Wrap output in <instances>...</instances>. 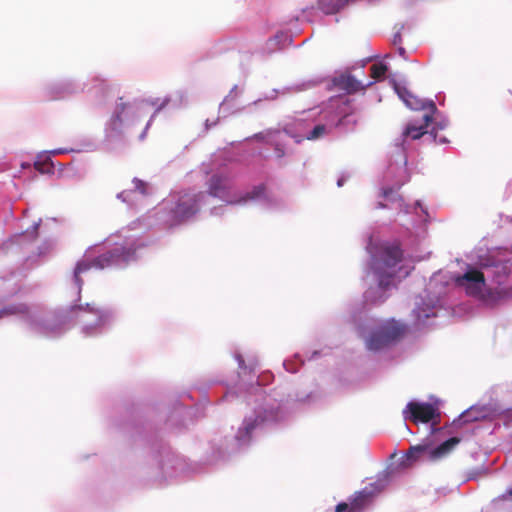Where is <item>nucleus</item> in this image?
<instances>
[{
	"instance_id": "473e14b6",
	"label": "nucleus",
	"mask_w": 512,
	"mask_h": 512,
	"mask_svg": "<svg viewBox=\"0 0 512 512\" xmlns=\"http://www.w3.org/2000/svg\"><path fill=\"white\" fill-rule=\"evenodd\" d=\"M342 185H343V180L342 179L338 180V186H342Z\"/></svg>"
},
{
	"instance_id": "5701e85b",
	"label": "nucleus",
	"mask_w": 512,
	"mask_h": 512,
	"mask_svg": "<svg viewBox=\"0 0 512 512\" xmlns=\"http://www.w3.org/2000/svg\"><path fill=\"white\" fill-rule=\"evenodd\" d=\"M133 184H134V189L136 191L140 192L143 195H145L147 193V184L145 182H143L142 180L135 178L133 180Z\"/></svg>"
},
{
	"instance_id": "a211bd4d",
	"label": "nucleus",
	"mask_w": 512,
	"mask_h": 512,
	"mask_svg": "<svg viewBox=\"0 0 512 512\" xmlns=\"http://www.w3.org/2000/svg\"><path fill=\"white\" fill-rule=\"evenodd\" d=\"M376 274L378 275V288L382 291L388 289L392 283V279L394 277L393 273H383L381 271V267L376 268Z\"/></svg>"
},
{
	"instance_id": "423d86ee",
	"label": "nucleus",
	"mask_w": 512,
	"mask_h": 512,
	"mask_svg": "<svg viewBox=\"0 0 512 512\" xmlns=\"http://www.w3.org/2000/svg\"><path fill=\"white\" fill-rule=\"evenodd\" d=\"M333 85L347 94H354L359 91H364L367 86L372 85V82L364 85L360 80L348 72L342 73L332 80Z\"/></svg>"
},
{
	"instance_id": "7c9ffc66",
	"label": "nucleus",
	"mask_w": 512,
	"mask_h": 512,
	"mask_svg": "<svg viewBox=\"0 0 512 512\" xmlns=\"http://www.w3.org/2000/svg\"><path fill=\"white\" fill-rule=\"evenodd\" d=\"M506 494H507L510 498H512V488H511V489H509V490L506 492Z\"/></svg>"
},
{
	"instance_id": "c85d7f7f",
	"label": "nucleus",
	"mask_w": 512,
	"mask_h": 512,
	"mask_svg": "<svg viewBox=\"0 0 512 512\" xmlns=\"http://www.w3.org/2000/svg\"><path fill=\"white\" fill-rule=\"evenodd\" d=\"M365 299L371 303H376L378 300L372 296V289H369L365 292Z\"/></svg>"
},
{
	"instance_id": "4468645a",
	"label": "nucleus",
	"mask_w": 512,
	"mask_h": 512,
	"mask_svg": "<svg viewBox=\"0 0 512 512\" xmlns=\"http://www.w3.org/2000/svg\"><path fill=\"white\" fill-rule=\"evenodd\" d=\"M394 88L398 96L409 108L418 109V101L405 87L395 85Z\"/></svg>"
},
{
	"instance_id": "dca6fc26",
	"label": "nucleus",
	"mask_w": 512,
	"mask_h": 512,
	"mask_svg": "<svg viewBox=\"0 0 512 512\" xmlns=\"http://www.w3.org/2000/svg\"><path fill=\"white\" fill-rule=\"evenodd\" d=\"M265 189L266 187L264 184L257 185L250 192H247L243 197L234 203H246L249 200L257 199L264 195Z\"/></svg>"
},
{
	"instance_id": "2f4dec72",
	"label": "nucleus",
	"mask_w": 512,
	"mask_h": 512,
	"mask_svg": "<svg viewBox=\"0 0 512 512\" xmlns=\"http://www.w3.org/2000/svg\"><path fill=\"white\" fill-rule=\"evenodd\" d=\"M431 135H433L434 141H437V135H436V134H434V132H433V131H431Z\"/></svg>"
},
{
	"instance_id": "f257e3e1",
	"label": "nucleus",
	"mask_w": 512,
	"mask_h": 512,
	"mask_svg": "<svg viewBox=\"0 0 512 512\" xmlns=\"http://www.w3.org/2000/svg\"><path fill=\"white\" fill-rule=\"evenodd\" d=\"M135 252L136 249L132 246L126 247L123 245H117L97 257L90 258L85 256L82 260L78 261L75 266L74 280L78 287H81L83 285L81 274L92 269L102 270L111 266L127 263L134 258Z\"/></svg>"
},
{
	"instance_id": "bb28decb",
	"label": "nucleus",
	"mask_w": 512,
	"mask_h": 512,
	"mask_svg": "<svg viewBox=\"0 0 512 512\" xmlns=\"http://www.w3.org/2000/svg\"><path fill=\"white\" fill-rule=\"evenodd\" d=\"M272 146H274V149H275V152H276V155L278 158H282L284 155H285V151L283 149V147L277 143L275 141V139L273 140V144H271Z\"/></svg>"
},
{
	"instance_id": "412c9836",
	"label": "nucleus",
	"mask_w": 512,
	"mask_h": 512,
	"mask_svg": "<svg viewBox=\"0 0 512 512\" xmlns=\"http://www.w3.org/2000/svg\"><path fill=\"white\" fill-rule=\"evenodd\" d=\"M388 68L383 63H375L370 67L371 77L375 80H379L384 77Z\"/></svg>"
},
{
	"instance_id": "b1692460",
	"label": "nucleus",
	"mask_w": 512,
	"mask_h": 512,
	"mask_svg": "<svg viewBox=\"0 0 512 512\" xmlns=\"http://www.w3.org/2000/svg\"><path fill=\"white\" fill-rule=\"evenodd\" d=\"M475 420H477V417H472L471 412L470 411H466V412L461 414V416H460L458 421L460 422V424H462V423L472 422V421H475Z\"/></svg>"
},
{
	"instance_id": "f03ea898",
	"label": "nucleus",
	"mask_w": 512,
	"mask_h": 512,
	"mask_svg": "<svg viewBox=\"0 0 512 512\" xmlns=\"http://www.w3.org/2000/svg\"><path fill=\"white\" fill-rule=\"evenodd\" d=\"M405 332L406 327L403 324L394 320L389 321L371 333L366 341V347L371 351H378L401 339Z\"/></svg>"
},
{
	"instance_id": "1a4fd4ad",
	"label": "nucleus",
	"mask_w": 512,
	"mask_h": 512,
	"mask_svg": "<svg viewBox=\"0 0 512 512\" xmlns=\"http://www.w3.org/2000/svg\"><path fill=\"white\" fill-rule=\"evenodd\" d=\"M229 188L227 177L214 174L208 182V193L213 197H222Z\"/></svg>"
},
{
	"instance_id": "9b49d317",
	"label": "nucleus",
	"mask_w": 512,
	"mask_h": 512,
	"mask_svg": "<svg viewBox=\"0 0 512 512\" xmlns=\"http://www.w3.org/2000/svg\"><path fill=\"white\" fill-rule=\"evenodd\" d=\"M351 0H318V8L327 15L336 14L346 7Z\"/></svg>"
},
{
	"instance_id": "aec40b11",
	"label": "nucleus",
	"mask_w": 512,
	"mask_h": 512,
	"mask_svg": "<svg viewBox=\"0 0 512 512\" xmlns=\"http://www.w3.org/2000/svg\"><path fill=\"white\" fill-rule=\"evenodd\" d=\"M328 133V129L324 124L316 125L306 136L307 140H317L324 137Z\"/></svg>"
},
{
	"instance_id": "9d476101",
	"label": "nucleus",
	"mask_w": 512,
	"mask_h": 512,
	"mask_svg": "<svg viewBox=\"0 0 512 512\" xmlns=\"http://www.w3.org/2000/svg\"><path fill=\"white\" fill-rule=\"evenodd\" d=\"M461 442L459 437H451L430 452V459L437 460L450 454Z\"/></svg>"
},
{
	"instance_id": "c9c22d12",
	"label": "nucleus",
	"mask_w": 512,
	"mask_h": 512,
	"mask_svg": "<svg viewBox=\"0 0 512 512\" xmlns=\"http://www.w3.org/2000/svg\"><path fill=\"white\" fill-rule=\"evenodd\" d=\"M440 143H444L445 142V139H440L439 140Z\"/></svg>"
},
{
	"instance_id": "0eeeda50",
	"label": "nucleus",
	"mask_w": 512,
	"mask_h": 512,
	"mask_svg": "<svg viewBox=\"0 0 512 512\" xmlns=\"http://www.w3.org/2000/svg\"><path fill=\"white\" fill-rule=\"evenodd\" d=\"M403 258V252L399 244H384L380 247V260L385 267L393 268Z\"/></svg>"
},
{
	"instance_id": "c756f323",
	"label": "nucleus",
	"mask_w": 512,
	"mask_h": 512,
	"mask_svg": "<svg viewBox=\"0 0 512 512\" xmlns=\"http://www.w3.org/2000/svg\"><path fill=\"white\" fill-rule=\"evenodd\" d=\"M397 50H398V53H399V55H400L401 57L406 58V50H405V48H404V47H402V46L400 45V46H398V49H397Z\"/></svg>"
},
{
	"instance_id": "4be33fe9",
	"label": "nucleus",
	"mask_w": 512,
	"mask_h": 512,
	"mask_svg": "<svg viewBox=\"0 0 512 512\" xmlns=\"http://www.w3.org/2000/svg\"><path fill=\"white\" fill-rule=\"evenodd\" d=\"M425 450L422 446H414L409 449L406 453L407 461H415L418 459L419 455Z\"/></svg>"
},
{
	"instance_id": "a878e982",
	"label": "nucleus",
	"mask_w": 512,
	"mask_h": 512,
	"mask_svg": "<svg viewBox=\"0 0 512 512\" xmlns=\"http://www.w3.org/2000/svg\"><path fill=\"white\" fill-rule=\"evenodd\" d=\"M404 26L401 25L400 28L398 29V31L394 34L393 36V45L395 46H400L402 44V36H401V31L403 30Z\"/></svg>"
},
{
	"instance_id": "6ab92c4d",
	"label": "nucleus",
	"mask_w": 512,
	"mask_h": 512,
	"mask_svg": "<svg viewBox=\"0 0 512 512\" xmlns=\"http://www.w3.org/2000/svg\"><path fill=\"white\" fill-rule=\"evenodd\" d=\"M38 227L39 224H35L32 231H26L25 233L14 236V241L18 244H22L26 240L35 241L38 237Z\"/></svg>"
},
{
	"instance_id": "72a5a7b5",
	"label": "nucleus",
	"mask_w": 512,
	"mask_h": 512,
	"mask_svg": "<svg viewBox=\"0 0 512 512\" xmlns=\"http://www.w3.org/2000/svg\"><path fill=\"white\" fill-rule=\"evenodd\" d=\"M432 109H436L435 104L433 102L430 103Z\"/></svg>"
},
{
	"instance_id": "ddd939ff",
	"label": "nucleus",
	"mask_w": 512,
	"mask_h": 512,
	"mask_svg": "<svg viewBox=\"0 0 512 512\" xmlns=\"http://www.w3.org/2000/svg\"><path fill=\"white\" fill-rule=\"evenodd\" d=\"M86 310L97 316V320L94 324L96 327H100V326L104 325L110 317V313L107 310H104V309L96 306L95 304H87Z\"/></svg>"
},
{
	"instance_id": "393cba45",
	"label": "nucleus",
	"mask_w": 512,
	"mask_h": 512,
	"mask_svg": "<svg viewBox=\"0 0 512 512\" xmlns=\"http://www.w3.org/2000/svg\"><path fill=\"white\" fill-rule=\"evenodd\" d=\"M126 107H127V104L124 102H120L117 104L116 110H115V118L118 121H121V115L125 111Z\"/></svg>"
},
{
	"instance_id": "f3484780",
	"label": "nucleus",
	"mask_w": 512,
	"mask_h": 512,
	"mask_svg": "<svg viewBox=\"0 0 512 512\" xmlns=\"http://www.w3.org/2000/svg\"><path fill=\"white\" fill-rule=\"evenodd\" d=\"M279 130L277 129H268L259 133L254 134L251 138L262 141L267 144H273V140L276 139V136L279 134Z\"/></svg>"
},
{
	"instance_id": "cd10ccee",
	"label": "nucleus",
	"mask_w": 512,
	"mask_h": 512,
	"mask_svg": "<svg viewBox=\"0 0 512 512\" xmlns=\"http://www.w3.org/2000/svg\"><path fill=\"white\" fill-rule=\"evenodd\" d=\"M15 312H16L15 307L4 308V309L0 310V317H2L4 315H8V314H14Z\"/></svg>"
},
{
	"instance_id": "2eb2a0df",
	"label": "nucleus",
	"mask_w": 512,
	"mask_h": 512,
	"mask_svg": "<svg viewBox=\"0 0 512 512\" xmlns=\"http://www.w3.org/2000/svg\"><path fill=\"white\" fill-rule=\"evenodd\" d=\"M263 422V419L260 417H255L254 419H245L243 423V429L239 431V434L244 433L243 437L251 438L252 432L255 430L257 426H259ZM242 438V435L240 436Z\"/></svg>"
},
{
	"instance_id": "7ed1b4c3",
	"label": "nucleus",
	"mask_w": 512,
	"mask_h": 512,
	"mask_svg": "<svg viewBox=\"0 0 512 512\" xmlns=\"http://www.w3.org/2000/svg\"><path fill=\"white\" fill-rule=\"evenodd\" d=\"M205 197L204 192L183 193L171 210L174 221L181 223L194 216L199 211V205L204 201Z\"/></svg>"
},
{
	"instance_id": "20e7f679",
	"label": "nucleus",
	"mask_w": 512,
	"mask_h": 512,
	"mask_svg": "<svg viewBox=\"0 0 512 512\" xmlns=\"http://www.w3.org/2000/svg\"><path fill=\"white\" fill-rule=\"evenodd\" d=\"M455 284L465 290L469 296H479L485 287V276L478 269L470 268L455 278Z\"/></svg>"
},
{
	"instance_id": "f8f14e48",
	"label": "nucleus",
	"mask_w": 512,
	"mask_h": 512,
	"mask_svg": "<svg viewBox=\"0 0 512 512\" xmlns=\"http://www.w3.org/2000/svg\"><path fill=\"white\" fill-rule=\"evenodd\" d=\"M367 499L368 494L360 492L355 497L354 501L351 504V507H349L347 503H339L336 506V512H356V510L360 509L365 504Z\"/></svg>"
},
{
	"instance_id": "6e6552de",
	"label": "nucleus",
	"mask_w": 512,
	"mask_h": 512,
	"mask_svg": "<svg viewBox=\"0 0 512 512\" xmlns=\"http://www.w3.org/2000/svg\"><path fill=\"white\" fill-rule=\"evenodd\" d=\"M432 122V116L430 114H424L420 121H413L407 124L404 129L402 136L403 140L410 137L413 140L421 138L427 133V127Z\"/></svg>"
},
{
	"instance_id": "f704fd0d",
	"label": "nucleus",
	"mask_w": 512,
	"mask_h": 512,
	"mask_svg": "<svg viewBox=\"0 0 512 512\" xmlns=\"http://www.w3.org/2000/svg\"><path fill=\"white\" fill-rule=\"evenodd\" d=\"M124 193H125V192H121V193L118 195V197H119V198L123 197Z\"/></svg>"
},
{
	"instance_id": "39448f33",
	"label": "nucleus",
	"mask_w": 512,
	"mask_h": 512,
	"mask_svg": "<svg viewBox=\"0 0 512 512\" xmlns=\"http://www.w3.org/2000/svg\"><path fill=\"white\" fill-rule=\"evenodd\" d=\"M405 419L415 424L428 423L439 416L437 409L430 403H419L411 401L403 411Z\"/></svg>"
}]
</instances>
